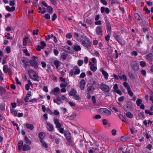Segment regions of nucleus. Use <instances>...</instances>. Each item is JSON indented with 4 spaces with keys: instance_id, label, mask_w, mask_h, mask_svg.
<instances>
[{
    "instance_id": "1",
    "label": "nucleus",
    "mask_w": 153,
    "mask_h": 153,
    "mask_svg": "<svg viewBox=\"0 0 153 153\" xmlns=\"http://www.w3.org/2000/svg\"><path fill=\"white\" fill-rule=\"evenodd\" d=\"M79 42L87 49H89L91 48V42L86 36L84 35H81Z\"/></svg>"
},
{
    "instance_id": "2",
    "label": "nucleus",
    "mask_w": 153,
    "mask_h": 153,
    "mask_svg": "<svg viewBox=\"0 0 153 153\" xmlns=\"http://www.w3.org/2000/svg\"><path fill=\"white\" fill-rule=\"evenodd\" d=\"M28 74L30 78L34 81H39V77L36 75V72L32 70H29L28 71Z\"/></svg>"
},
{
    "instance_id": "3",
    "label": "nucleus",
    "mask_w": 153,
    "mask_h": 153,
    "mask_svg": "<svg viewBox=\"0 0 153 153\" xmlns=\"http://www.w3.org/2000/svg\"><path fill=\"white\" fill-rule=\"evenodd\" d=\"M100 89L106 93H108L110 91V88L109 86L105 84H102L100 86Z\"/></svg>"
},
{
    "instance_id": "4",
    "label": "nucleus",
    "mask_w": 153,
    "mask_h": 153,
    "mask_svg": "<svg viewBox=\"0 0 153 153\" xmlns=\"http://www.w3.org/2000/svg\"><path fill=\"white\" fill-rule=\"evenodd\" d=\"M139 65L136 61H133L131 64V67L132 70L134 71H137L139 69Z\"/></svg>"
},
{
    "instance_id": "5",
    "label": "nucleus",
    "mask_w": 153,
    "mask_h": 153,
    "mask_svg": "<svg viewBox=\"0 0 153 153\" xmlns=\"http://www.w3.org/2000/svg\"><path fill=\"white\" fill-rule=\"evenodd\" d=\"M116 40L121 45H124L125 44V41L123 40L122 37H120L118 35H116L115 36Z\"/></svg>"
},
{
    "instance_id": "6",
    "label": "nucleus",
    "mask_w": 153,
    "mask_h": 153,
    "mask_svg": "<svg viewBox=\"0 0 153 153\" xmlns=\"http://www.w3.org/2000/svg\"><path fill=\"white\" fill-rule=\"evenodd\" d=\"M100 111L102 114L104 115L109 116L111 114V111L106 108H101Z\"/></svg>"
},
{
    "instance_id": "7",
    "label": "nucleus",
    "mask_w": 153,
    "mask_h": 153,
    "mask_svg": "<svg viewBox=\"0 0 153 153\" xmlns=\"http://www.w3.org/2000/svg\"><path fill=\"white\" fill-rule=\"evenodd\" d=\"M105 23L106 26V29L108 33H110L111 32V25L109 21L107 19L105 20Z\"/></svg>"
},
{
    "instance_id": "8",
    "label": "nucleus",
    "mask_w": 153,
    "mask_h": 153,
    "mask_svg": "<svg viewBox=\"0 0 153 153\" xmlns=\"http://www.w3.org/2000/svg\"><path fill=\"white\" fill-rule=\"evenodd\" d=\"M29 63L30 65L32 67H34L35 68H38V62L34 60H30L29 61Z\"/></svg>"
},
{
    "instance_id": "9",
    "label": "nucleus",
    "mask_w": 153,
    "mask_h": 153,
    "mask_svg": "<svg viewBox=\"0 0 153 153\" xmlns=\"http://www.w3.org/2000/svg\"><path fill=\"white\" fill-rule=\"evenodd\" d=\"M22 62L25 64L26 67L27 66H29L30 65L29 64V59L24 58H23L22 59Z\"/></svg>"
},
{
    "instance_id": "10",
    "label": "nucleus",
    "mask_w": 153,
    "mask_h": 153,
    "mask_svg": "<svg viewBox=\"0 0 153 153\" xmlns=\"http://www.w3.org/2000/svg\"><path fill=\"white\" fill-rule=\"evenodd\" d=\"M85 84V81L84 79L82 80L79 83V87L81 90L84 89Z\"/></svg>"
},
{
    "instance_id": "11",
    "label": "nucleus",
    "mask_w": 153,
    "mask_h": 153,
    "mask_svg": "<svg viewBox=\"0 0 153 153\" xmlns=\"http://www.w3.org/2000/svg\"><path fill=\"white\" fill-rule=\"evenodd\" d=\"M64 134L68 141H70L71 139L70 133L67 131H65L64 132Z\"/></svg>"
},
{
    "instance_id": "12",
    "label": "nucleus",
    "mask_w": 153,
    "mask_h": 153,
    "mask_svg": "<svg viewBox=\"0 0 153 153\" xmlns=\"http://www.w3.org/2000/svg\"><path fill=\"white\" fill-rule=\"evenodd\" d=\"M102 28L100 26H98L96 28V33L98 35H102Z\"/></svg>"
},
{
    "instance_id": "13",
    "label": "nucleus",
    "mask_w": 153,
    "mask_h": 153,
    "mask_svg": "<svg viewBox=\"0 0 153 153\" xmlns=\"http://www.w3.org/2000/svg\"><path fill=\"white\" fill-rule=\"evenodd\" d=\"M47 125L48 126L47 129L48 130L50 131H52L54 130V127L50 123H47Z\"/></svg>"
},
{
    "instance_id": "14",
    "label": "nucleus",
    "mask_w": 153,
    "mask_h": 153,
    "mask_svg": "<svg viewBox=\"0 0 153 153\" xmlns=\"http://www.w3.org/2000/svg\"><path fill=\"white\" fill-rule=\"evenodd\" d=\"M89 65H91L90 68L92 71L95 72L97 70V68L96 66H95L94 64H93L91 62H89Z\"/></svg>"
},
{
    "instance_id": "15",
    "label": "nucleus",
    "mask_w": 153,
    "mask_h": 153,
    "mask_svg": "<svg viewBox=\"0 0 153 153\" xmlns=\"http://www.w3.org/2000/svg\"><path fill=\"white\" fill-rule=\"evenodd\" d=\"M54 123L56 125V127L57 128H59L62 126L59 123V120L57 119H55L54 120Z\"/></svg>"
},
{
    "instance_id": "16",
    "label": "nucleus",
    "mask_w": 153,
    "mask_h": 153,
    "mask_svg": "<svg viewBox=\"0 0 153 153\" xmlns=\"http://www.w3.org/2000/svg\"><path fill=\"white\" fill-rule=\"evenodd\" d=\"M123 106V108L124 110L126 111H128V109H131V105L128 103H127L126 105Z\"/></svg>"
},
{
    "instance_id": "17",
    "label": "nucleus",
    "mask_w": 153,
    "mask_h": 153,
    "mask_svg": "<svg viewBox=\"0 0 153 153\" xmlns=\"http://www.w3.org/2000/svg\"><path fill=\"white\" fill-rule=\"evenodd\" d=\"M94 90V87L91 85L88 86L87 88V91L88 93H92L93 92Z\"/></svg>"
},
{
    "instance_id": "18",
    "label": "nucleus",
    "mask_w": 153,
    "mask_h": 153,
    "mask_svg": "<svg viewBox=\"0 0 153 153\" xmlns=\"http://www.w3.org/2000/svg\"><path fill=\"white\" fill-rule=\"evenodd\" d=\"M62 98L60 97H58L56 98V99H54L53 100V101L54 102L56 103L58 105H60V103H59L58 102H61V103H63V102L62 101Z\"/></svg>"
},
{
    "instance_id": "19",
    "label": "nucleus",
    "mask_w": 153,
    "mask_h": 153,
    "mask_svg": "<svg viewBox=\"0 0 153 153\" xmlns=\"http://www.w3.org/2000/svg\"><path fill=\"white\" fill-rule=\"evenodd\" d=\"M146 58L149 60H153V55L152 53H150L147 55Z\"/></svg>"
},
{
    "instance_id": "20",
    "label": "nucleus",
    "mask_w": 153,
    "mask_h": 153,
    "mask_svg": "<svg viewBox=\"0 0 153 153\" xmlns=\"http://www.w3.org/2000/svg\"><path fill=\"white\" fill-rule=\"evenodd\" d=\"M61 62L58 60H55L53 62V64L55 65L56 69H58L59 66L60 65Z\"/></svg>"
},
{
    "instance_id": "21",
    "label": "nucleus",
    "mask_w": 153,
    "mask_h": 153,
    "mask_svg": "<svg viewBox=\"0 0 153 153\" xmlns=\"http://www.w3.org/2000/svg\"><path fill=\"white\" fill-rule=\"evenodd\" d=\"M30 149V147L27 145L25 144L23 146L22 150L24 151L29 150Z\"/></svg>"
},
{
    "instance_id": "22",
    "label": "nucleus",
    "mask_w": 153,
    "mask_h": 153,
    "mask_svg": "<svg viewBox=\"0 0 153 153\" xmlns=\"http://www.w3.org/2000/svg\"><path fill=\"white\" fill-rule=\"evenodd\" d=\"M3 70L4 72L5 73H7L8 71H10V68H8L7 65H4L3 67Z\"/></svg>"
},
{
    "instance_id": "23",
    "label": "nucleus",
    "mask_w": 153,
    "mask_h": 153,
    "mask_svg": "<svg viewBox=\"0 0 153 153\" xmlns=\"http://www.w3.org/2000/svg\"><path fill=\"white\" fill-rule=\"evenodd\" d=\"M6 9L9 12H13L15 10V7L14 6H12L10 7L9 6H7L6 7Z\"/></svg>"
},
{
    "instance_id": "24",
    "label": "nucleus",
    "mask_w": 153,
    "mask_h": 153,
    "mask_svg": "<svg viewBox=\"0 0 153 153\" xmlns=\"http://www.w3.org/2000/svg\"><path fill=\"white\" fill-rule=\"evenodd\" d=\"M78 67L77 66H75L74 67V70H75L74 72V74L77 75L79 74L80 72V69L78 68Z\"/></svg>"
},
{
    "instance_id": "25",
    "label": "nucleus",
    "mask_w": 153,
    "mask_h": 153,
    "mask_svg": "<svg viewBox=\"0 0 153 153\" xmlns=\"http://www.w3.org/2000/svg\"><path fill=\"white\" fill-rule=\"evenodd\" d=\"M6 92V90L2 87H0V95H3Z\"/></svg>"
},
{
    "instance_id": "26",
    "label": "nucleus",
    "mask_w": 153,
    "mask_h": 153,
    "mask_svg": "<svg viewBox=\"0 0 153 153\" xmlns=\"http://www.w3.org/2000/svg\"><path fill=\"white\" fill-rule=\"evenodd\" d=\"M118 117L123 122H124L128 124V122L125 119L123 115L122 114H120L118 115Z\"/></svg>"
},
{
    "instance_id": "27",
    "label": "nucleus",
    "mask_w": 153,
    "mask_h": 153,
    "mask_svg": "<svg viewBox=\"0 0 153 153\" xmlns=\"http://www.w3.org/2000/svg\"><path fill=\"white\" fill-rule=\"evenodd\" d=\"M26 126L27 128L30 129V130H32L34 128V126L31 124H26Z\"/></svg>"
},
{
    "instance_id": "28",
    "label": "nucleus",
    "mask_w": 153,
    "mask_h": 153,
    "mask_svg": "<svg viewBox=\"0 0 153 153\" xmlns=\"http://www.w3.org/2000/svg\"><path fill=\"white\" fill-rule=\"evenodd\" d=\"M24 140L26 143L29 145L31 144V141L28 138L27 136H25L24 137Z\"/></svg>"
},
{
    "instance_id": "29",
    "label": "nucleus",
    "mask_w": 153,
    "mask_h": 153,
    "mask_svg": "<svg viewBox=\"0 0 153 153\" xmlns=\"http://www.w3.org/2000/svg\"><path fill=\"white\" fill-rule=\"evenodd\" d=\"M101 72L103 75L104 76L105 79L107 80L108 77V73L103 70H102Z\"/></svg>"
},
{
    "instance_id": "30",
    "label": "nucleus",
    "mask_w": 153,
    "mask_h": 153,
    "mask_svg": "<svg viewBox=\"0 0 153 153\" xmlns=\"http://www.w3.org/2000/svg\"><path fill=\"white\" fill-rule=\"evenodd\" d=\"M76 90L74 89H72V90L70 91L69 93V95L70 96H74V95L76 94Z\"/></svg>"
},
{
    "instance_id": "31",
    "label": "nucleus",
    "mask_w": 153,
    "mask_h": 153,
    "mask_svg": "<svg viewBox=\"0 0 153 153\" xmlns=\"http://www.w3.org/2000/svg\"><path fill=\"white\" fill-rule=\"evenodd\" d=\"M79 34L78 33L74 32V37L75 39L79 41L80 39L79 38Z\"/></svg>"
},
{
    "instance_id": "32",
    "label": "nucleus",
    "mask_w": 153,
    "mask_h": 153,
    "mask_svg": "<svg viewBox=\"0 0 153 153\" xmlns=\"http://www.w3.org/2000/svg\"><path fill=\"white\" fill-rule=\"evenodd\" d=\"M128 93L129 95L131 97H132L133 95V93L132 92V91H131V88L130 87H128L127 88Z\"/></svg>"
},
{
    "instance_id": "33",
    "label": "nucleus",
    "mask_w": 153,
    "mask_h": 153,
    "mask_svg": "<svg viewBox=\"0 0 153 153\" xmlns=\"http://www.w3.org/2000/svg\"><path fill=\"white\" fill-rule=\"evenodd\" d=\"M68 55V54L67 53H63L61 56V57L63 60H65L66 59Z\"/></svg>"
},
{
    "instance_id": "34",
    "label": "nucleus",
    "mask_w": 153,
    "mask_h": 153,
    "mask_svg": "<svg viewBox=\"0 0 153 153\" xmlns=\"http://www.w3.org/2000/svg\"><path fill=\"white\" fill-rule=\"evenodd\" d=\"M40 142L42 143V146L45 148H47L48 146L46 143H45L43 140H41Z\"/></svg>"
},
{
    "instance_id": "35",
    "label": "nucleus",
    "mask_w": 153,
    "mask_h": 153,
    "mask_svg": "<svg viewBox=\"0 0 153 153\" xmlns=\"http://www.w3.org/2000/svg\"><path fill=\"white\" fill-rule=\"evenodd\" d=\"M10 112L15 116H16L17 115V111L14 109H10Z\"/></svg>"
},
{
    "instance_id": "36",
    "label": "nucleus",
    "mask_w": 153,
    "mask_h": 153,
    "mask_svg": "<svg viewBox=\"0 0 153 153\" xmlns=\"http://www.w3.org/2000/svg\"><path fill=\"white\" fill-rule=\"evenodd\" d=\"M74 49L76 51H78L81 50V48L79 45H77L74 47Z\"/></svg>"
},
{
    "instance_id": "37",
    "label": "nucleus",
    "mask_w": 153,
    "mask_h": 153,
    "mask_svg": "<svg viewBox=\"0 0 153 153\" xmlns=\"http://www.w3.org/2000/svg\"><path fill=\"white\" fill-rule=\"evenodd\" d=\"M86 22L87 24L90 25H91L93 24V22L90 18H87L86 20Z\"/></svg>"
},
{
    "instance_id": "38",
    "label": "nucleus",
    "mask_w": 153,
    "mask_h": 153,
    "mask_svg": "<svg viewBox=\"0 0 153 153\" xmlns=\"http://www.w3.org/2000/svg\"><path fill=\"white\" fill-rule=\"evenodd\" d=\"M44 137L45 136L44 135V134L42 132H40L39 135V137L40 138V140H43V139L44 138Z\"/></svg>"
},
{
    "instance_id": "39",
    "label": "nucleus",
    "mask_w": 153,
    "mask_h": 153,
    "mask_svg": "<svg viewBox=\"0 0 153 153\" xmlns=\"http://www.w3.org/2000/svg\"><path fill=\"white\" fill-rule=\"evenodd\" d=\"M54 36L53 34H51L50 35H48L45 36L46 39L47 40H49L50 39L53 38Z\"/></svg>"
},
{
    "instance_id": "40",
    "label": "nucleus",
    "mask_w": 153,
    "mask_h": 153,
    "mask_svg": "<svg viewBox=\"0 0 153 153\" xmlns=\"http://www.w3.org/2000/svg\"><path fill=\"white\" fill-rule=\"evenodd\" d=\"M119 78L121 80L123 78V80L125 82L127 81V77L124 74H123L122 75V77H121V76H119Z\"/></svg>"
},
{
    "instance_id": "41",
    "label": "nucleus",
    "mask_w": 153,
    "mask_h": 153,
    "mask_svg": "<svg viewBox=\"0 0 153 153\" xmlns=\"http://www.w3.org/2000/svg\"><path fill=\"white\" fill-rule=\"evenodd\" d=\"M142 102V100L140 99H138L136 101V104L138 106H140Z\"/></svg>"
},
{
    "instance_id": "42",
    "label": "nucleus",
    "mask_w": 153,
    "mask_h": 153,
    "mask_svg": "<svg viewBox=\"0 0 153 153\" xmlns=\"http://www.w3.org/2000/svg\"><path fill=\"white\" fill-rule=\"evenodd\" d=\"M126 116L129 118H131L133 117V115L130 112H127L126 114Z\"/></svg>"
},
{
    "instance_id": "43",
    "label": "nucleus",
    "mask_w": 153,
    "mask_h": 153,
    "mask_svg": "<svg viewBox=\"0 0 153 153\" xmlns=\"http://www.w3.org/2000/svg\"><path fill=\"white\" fill-rule=\"evenodd\" d=\"M4 37L7 38L8 39H13V37L10 36V34L9 33H7V35H5L4 36Z\"/></svg>"
},
{
    "instance_id": "44",
    "label": "nucleus",
    "mask_w": 153,
    "mask_h": 153,
    "mask_svg": "<svg viewBox=\"0 0 153 153\" xmlns=\"http://www.w3.org/2000/svg\"><path fill=\"white\" fill-rule=\"evenodd\" d=\"M74 98L77 100H80V97L77 95L74 94L73 96Z\"/></svg>"
},
{
    "instance_id": "45",
    "label": "nucleus",
    "mask_w": 153,
    "mask_h": 153,
    "mask_svg": "<svg viewBox=\"0 0 153 153\" xmlns=\"http://www.w3.org/2000/svg\"><path fill=\"white\" fill-rule=\"evenodd\" d=\"M55 139V142L57 144H58L59 142L60 139L59 138H57L55 136L54 138Z\"/></svg>"
},
{
    "instance_id": "46",
    "label": "nucleus",
    "mask_w": 153,
    "mask_h": 153,
    "mask_svg": "<svg viewBox=\"0 0 153 153\" xmlns=\"http://www.w3.org/2000/svg\"><path fill=\"white\" fill-rule=\"evenodd\" d=\"M145 112L146 114H149L151 115H153V112H150L149 110H145Z\"/></svg>"
},
{
    "instance_id": "47",
    "label": "nucleus",
    "mask_w": 153,
    "mask_h": 153,
    "mask_svg": "<svg viewBox=\"0 0 153 153\" xmlns=\"http://www.w3.org/2000/svg\"><path fill=\"white\" fill-rule=\"evenodd\" d=\"M120 140L122 141L126 142L127 140V138L126 137L123 136L121 137Z\"/></svg>"
},
{
    "instance_id": "48",
    "label": "nucleus",
    "mask_w": 153,
    "mask_h": 153,
    "mask_svg": "<svg viewBox=\"0 0 153 153\" xmlns=\"http://www.w3.org/2000/svg\"><path fill=\"white\" fill-rule=\"evenodd\" d=\"M41 44V46L42 47V48H44L46 45V44L44 41H41L40 42Z\"/></svg>"
},
{
    "instance_id": "49",
    "label": "nucleus",
    "mask_w": 153,
    "mask_h": 153,
    "mask_svg": "<svg viewBox=\"0 0 153 153\" xmlns=\"http://www.w3.org/2000/svg\"><path fill=\"white\" fill-rule=\"evenodd\" d=\"M12 123L13 124V126H16L17 127L16 129L17 130H19V128L18 127V125L17 123H15L14 121H12Z\"/></svg>"
},
{
    "instance_id": "50",
    "label": "nucleus",
    "mask_w": 153,
    "mask_h": 153,
    "mask_svg": "<svg viewBox=\"0 0 153 153\" xmlns=\"http://www.w3.org/2000/svg\"><path fill=\"white\" fill-rule=\"evenodd\" d=\"M140 65L141 66L144 67L146 65V63L144 61H141L140 62Z\"/></svg>"
},
{
    "instance_id": "51",
    "label": "nucleus",
    "mask_w": 153,
    "mask_h": 153,
    "mask_svg": "<svg viewBox=\"0 0 153 153\" xmlns=\"http://www.w3.org/2000/svg\"><path fill=\"white\" fill-rule=\"evenodd\" d=\"M57 18V16L56 13H54L53 14V16L52 17V20L53 21H54Z\"/></svg>"
},
{
    "instance_id": "52",
    "label": "nucleus",
    "mask_w": 153,
    "mask_h": 153,
    "mask_svg": "<svg viewBox=\"0 0 153 153\" xmlns=\"http://www.w3.org/2000/svg\"><path fill=\"white\" fill-rule=\"evenodd\" d=\"M44 17L47 19H50V16L49 14H46L44 16Z\"/></svg>"
},
{
    "instance_id": "53",
    "label": "nucleus",
    "mask_w": 153,
    "mask_h": 153,
    "mask_svg": "<svg viewBox=\"0 0 153 153\" xmlns=\"http://www.w3.org/2000/svg\"><path fill=\"white\" fill-rule=\"evenodd\" d=\"M6 51L8 53H9L10 52V47L7 46L6 48Z\"/></svg>"
},
{
    "instance_id": "54",
    "label": "nucleus",
    "mask_w": 153,
    "mask_h": 153,
    "mask_svg": "<svg viewBox=\"0 0 153 153\" xmlns=\"http://www.w3.org/2000/svg\"><path fill=\"white\" fill-rule=\"evenodd\" d=\"M27 44V40L25 38H24L23 40V45L24 46H25Z\"/></svg>"
},
{
    "instance_id": "55",
    "label": "nucleus",
    "mask_w": 153,
    "mask_h": 153,
    "mask_svg": "<svg viewBox=\"0 0 153 153\" xmlns=\"http://www.w3.org/2000/svg\"><path fill=\"white\" fill-rule=\"evenodd\" d=\"M100 2L104 5H106L108 4L107 1L105 0H100Z\"/></svg>"
},
{
    "instance_id": "56",
    "label": "nucleus",
    "mask_w": 153,
    "mask_h": 153,
    "mask_svg": "<svg viewBox=\"0 0 153 153\" xmlns=\"http://www.w3.org/2000/svg\"><path fill=\"white\" fill-rule=\"evenodd\" d=\"M101 118V116L99 114L96 115L93 117L94 119H99Z\"/></svg>"
},
{
    "instance_id": "57",
    "label": "nucleus",
    "mask_w": 153,
    "mask_h": 153,
    "mask_svg": "<svg viewBox=\"0 0 153 153\" xmlns=\"http://www.w3.org/2000/svg\"><path fill=\"white\" fill-rule=\"evenodd\" d=\"M46 110L47 111L48 114L51 115H52L53 114V113L49 108H47Z\"/></svg>"
},
{
    "instance_id": "58",
    "label": "nucleus",
    "mask_w": 153,
    "mask_h": 153,
    "mask_svg": "<svg viewBox=\"0 0 153 153\" xmlns=\"http://www.w3.org/2000/svg\"><path fill=\"white\" fill-rule=\"evenodd\" d=\"M152 147V146L150 144H148L146 148L149 150L150 151L151 150Z\"/></svg>"
},
{
    "instance_id": "59",
    "label": "nucleus",
    "mask_w": 153,
    "mask_h": 153,
    "mask_svg": "<svg viewBox=\"0 0 153 153\" xmlns=\"http://www.w3.org/2000/svg\"><path fill=\"white\" fill-rule=\"evenodd\" d=\"M72 37V36L71 33H69L66 35V37L68 39H70Z\"/></svg>"
},
{
    "instance_id": "60",
    "label": "nucleus",
    "mask_w": 153,
    "mask_h": 153,
    "mask_svg": "<svg viewBox=\"0 0 153 153\" xmlns=\"http://www.w3.org/2000/svg\"><path fill=\"white\" fill-rule=\"evenodd\" d=\"M58 130L62 134L64 133V129L63 128L60 127L58 129Z\"/></svg>"
},
{
    "instance_id": "61",
    "label": "nucleus",
    "mask_w": 153,
    "mask_h": 153,
    "mask_svg": "<svg viewBox=\"0 0 153 153\" xmlns=\"http://www.w3.org/2000/svg\"><path fill=\"white\" fill-rule=\"evenodd\" d=\"M91 100L93 103L95 104L96 103V98L94 96H93L92 97Z\"/></svg>"
},
{
    "instance_id": "62",
    "label": "nucleus",
    "mask_w": 153,
    "mask_h": 153,
    "mask_svg": "<svg viewBox=\"0 0 153 153\" xmlns=\"http://www.w3.org/2000/svg\"><path fill=\"white\" fill-rule=\"evenodd\" d=\"M141 74L144 76H146V72L145 70H142L141 71Z\"/></svg>"
},
{
    "instance_id": "63",
    "label": "nucleus",
    "mask_w": 153,
    "mask_h": 153,
    "mask_svg": "<svg viewBox=\"0 0 153 153\" xmlns=\"http://www.w3.org/2000/svg\"><path fill=\"white\" fill-rule=\"evenodd\" d=\"M54 114L56 116H58L59 115V113L57 110H55L54 111Z\"/></svg>"
},
{
    "instance_id": "64",
    "label": "nucleus",
    "mask_w": 153,
    "mask_h": 153,
    "mask_svg": "<svg viewBox=\"0 0 153 153\" xmlns=\"http://www.w3.org/2000/svg\"><path fill=\"white\" fill-rule=\"evenodd\" d=\"M67 84H66L61 83L60 84V86L61 88H65L67 86Z\"/></svg>"
}]
</instances>
